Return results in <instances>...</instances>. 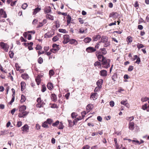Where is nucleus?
I'll list each match as a JSON object with an SVG mask.
<instances>
[{
    "label": "nucleus",
    "mask_w": 149,
    "mask_h": 149,
    "mask_svg": "<svg viewBox=\"0 0 149 149\" xmlns=\"http://www.w3.org/2000/svg\"><path fill=\"white\" fill-rule=\"evenodd\" d=\"M107 53L106 49L105 48H103L100 49L99 51H96L95 55L98 60L100 61V59L102 58V57H104V55H105Z\"/></svg>",
    "instance_id": "f257e3e1"
},
{
    "label": "nucleus",
    "mask_w": 149,
    "mask_h": 149,
    "mask_svg": "<svg viewBox=\"0 0 149 149\" xmlns=\"http://www.w3.org/2000/svg\"><path fill=\"white\" fill-rule=\"evenodd\" d=\"M102 58L99 61L101 62L102 67L104 68L107 69L110 67L111 60L110 59L107 58L106 57H102Z\"/></svg>",
    "instance_id": "f03ea898"
},
{
    "label": "nucleus",
    "mask_w": 149,
    "mask_h": 149,
    "mask_svg": "<svg viewBox=\"0 0 149 149\" xmlns=\"http://www.w3.org/2000/svg\"><path fill=\"white\" fill-rule=\"evenodd\" d=\"M52 126L54 127H56L58 129L61 130L63 129L64 127L63 122H60L58 120H57L55 122L53 123Z\"/></svg>",
    "instance_id": "7ed1b4c3"
},
{
    "label": "nucleus",
    "mask_w": 149,
    "mask_h": 149,
    "mask_svg": "<svg viewBox=\"0 0 149 149\" xmlns=\"http://www.w3.org/2000/svg\"><path fill=\"white\" fill-rule=\"evenodd\" d=\"M100 42L104 43L103 46L104 47H107L110 45V42L108 40V38L105 36H102L101 38V41Z\"/></svg>",
    "instance_id": "20e7f679"
},
{
    "label": "nucleus",
    "mask_w": 149,
    "mask_h": 149,
    "mask_svg": "<svg viewBox=\"0 0 149 149\" xmlns=\"http://www.w3.org/2000/svg\"><path fill=\"white\" fill-rule=\"evenodd\" d=\"M26 109V107L25 105H23L22 106L19 108V117H24L28 114V113L25 111Z\"/></svg>",
    "instance_id": "39448f33"
},
{
    "label": "nucleus",
    "mask_w": 149,
    "mask_h": 149,
    "mask_svg": "<svg viewBox=\"0 0 149 149\" xmlns=\"http://www.w3.org/2000/svg\"><path fill=\"white\" fill-rule=\"evenodd\" d=\"M36 101L37 103L36 104V107H37L40 108L42 107L45 104L43 100H42L40 97L37 99Z\"/></svg>",
    "instance_id": "423d86ee"
},
{
    "label": "nucleus",
    "mask_w": 149,
    "mask_h": 149,
    "mask_svg": "<svg viewBox=\"0 0 149 149\" xmlns=\"http://www.w3.org/2000/svg\"><path fill=\"white\" fill-rule=\"evenodd\" d=\"M9 47V45L3 42H0V48L3 49L5 52H8Z\"/></svg>",
    "instance_id": "0eeeda50"
},
{
    "label": "nucleus",
    "mask_w": 149,
    "mask_h": 149,
    "mask_svg": "<svg viewBox=\"0 0 149 149\" xmlns=\"http://www.w3.org/2000/svg\"><path fill=\"white\" fill-rule=\"evenodd\" d=\"M53 48L50 50V51L52 52L55 53H56L59 49V45H57L56 44H54L52 45Z\"/></svg>",
    "instance_id": "6e6552de"
},
{
    "label": "nucleus",
    "mask_w": 149,
    "mask_h": 149,
    "mask_svg": "<svg viewBox=\"0 0 149 149\" xmlns=\"http://www.w3.org/2000/svg\"><path fill=\"white\" fill-rule=\"evenodd\" d=\"M63 43L64 44H66L69 42L70 39L69 36L67 34L63 35Z\"/></svg>",
    "instance_id": "1a4fd4ad"
},
{
    "label": "nucleus",
    "mask_w": 149,
    "mask_h": 149,
    "mask_svg": "<svg viewBox=\"0 0 149 149\" xmlns=\"http://www.w3.org/2000/svg\"><path fill=\"white\" fill-rule=\"evenodd\" d=\"M86 51L88 53H92L96 52V50L94 47L90 46L86 49Z\"/></svg>",
    "instance_id": "9d476101"
},
{
    "label": "nucleus",
    "mask_w": 149,
    "mask_h": 149,
    "mask_svg": "<svg viewBox=\"0 0 149 149\" xmlns=\"http://www.w3.org/2000/svg\"><path fill=\"white\" fill-rule=\"evenodd\" d=\"M99 74L103 77H105L107 76V72L106 70H102L100 72Z\"/></svg>",
    "instance_id": "9b49d317"
},
{
    "label": "nucleus",
    "mask_w": 149,
    "mask_h": 149,
    "mask_svg": "<svg viewBox=\"0 0 149 149\" xmlns=\"http://www.w3.org/2000/svg\"><path fill=\"white\" fill-rule=\"evenodd\" d=\"M98 95L97 93H92L90 98L91 100H94L97 98Z\"/></svg>",
    "instance_id": "f8f14e48"
},
{
    "label": "nucleus",
    "mask_w": 149,
    "mask_h": 149,
    "mask_svg": "<svg viewBox=\"0 0 149 149\" xmlns=\"http://www.w3.org/2000/svg\"><path fill=\"white\" fill-rule=\"evenodd\" d=\"M93 105L91 104H88L86 107V110L87 113H88L90 111L92 110L93 108Z\"/></svg>",
    "instance_id": "ddd939ff"
},
{
    "label": "nucleus",
    "mask_w": 149,
    "mask_h": 149,
    "mask_svg": "<svg viewBox=\"0 0 149 149\" xmlns=\"http://www.w3.org/2000/svg\"><path fill=\"white\" fill-rule=\"evenodd\" d=\"M29 127L27 125H25L22 128V130L23 132V133H26L28 132Z\"/></svg>",
    "instance_id": "4468645a"
},
{
    "label": "nucleus",
    "mask_w": 149,
    "mask_h": 149,
    "mask_svg": "<svg viewBox=\"0 0 149 149\" xmlns=\"http://www.w3.org/2000/svg\"><path fill=\"white\" fill-rule=\"evenodd\" d=\"M69 43L70 44L76 46L78 44V41L75 39L72 38L70 39Z\"/></svg>",
    "instance_id": "2eb2a0df"
},
{
    "label": "nucleus",
    "mask_w": 149,
    "mask_h": 149,
    "mask_svg": "<svg viewBox=\"0 0 149 149\" xmlns=\"http://www.w3.org/2000/svg\"><path fill=\"white\" fill-rule=\"evenodd\" d=\"M40 6H38V7L33 10V15H35L37 13L39 12L41 10V7H39Z\"/></svg>",
    "instance_id": "dca6fc26"
},
{
    "label": "nucleus",
    "mask_w": 149,
    "mask_h": 149,
    "mask_svg": "<svg viewBox=\"0 0 149 149\" xmlns=\"http://www.w3.org/2000/svg\"><path fill=\"white\" fill-rule=\"evenodd\" d=\"M103 83V80L102 79H100L96 83V84L98 87V88L100 89L102 88V85Z\"/></svg>",
    "instance_id": "f3484780"
},
{
    "label": "nucleus",
    "mask_w": 149,
    "mask_h": 149,
    "mask_svg": "<svg viewBox=\"0 0 149 149\" xmlns=\"http://www.w3.org/2000/svg\"><path fill=\"white\" fill-rule=\"evenodd\" d=\"M21 90L23 91L26 88V84L25 82L22 81L20 83Z\"/></svg>",
    "instance_id": "a211bd4d"
},
{
    "label": "nucleus",
    "mask_w": 149,
    "mask_h": 149,
    "mask_svg": "<svg viewBox=\"0 0 149 149\" xmlns=\"http://www.w3.org/2000/svg\"><path fill=\"white\" fill-rule=\"evenodd\" d=\"M0 15L1 16H2V17L3 18L7 17L6 13L3 9H0Z\"/></svg>",
    "instance_id": "6ab92c4d"
},
{
    "label": "nucleus",
    "mask_w": 149,
    "mask_h": 149,
    "mask_svg": "<svg viewBox=\"0 0 149 149\" xmlns=\"http://www.w3.org/2000/svg\"><path fill=\"white\" fill-rule=\"evenodd\" d=\"M52 11L51 8L50 6H46L44 9V12L45 13H49Z\"/></svg>",
    "instance_id": "aec40b11"
},
{
    "label": "nucleus",
    "mask_w": 149,
    "mask_h": 149,
    "mask_svg": "<svg viewBox=\"0 0 149 149\" xmlns=\"http://www.w3.org/2000/svg\"><path fill=\"white\" fill-rule=\"evenodd\" d=\"M41 78V76L39 75H38L35 79L38 85H39L40 83Z\"/></svg>",
    "instance_id": "412c9836"
},
{
    "label": "nucleus",
    "mask_w": 149,
    "mask_h": 149,
    "mask_svg": "<svg viewBox=\"0 0 149 149\" xmlns=\"http://www.w3.org/2000/svg\"><path fill=\"white\" fill-rule=\"evenodd\" d=\"M54 33L52 34V32H49L45 33L44 35L45 37V38H50L52 36Z\"/></svg>",
    "instance_id": "4be33fe9"
},
{
    "label": "nucleus",
    "mask_w": 149,
    "mask_h": 149,
    "mask_svg": "<svg viewBox=\"0 0 149 149\" xmlns=\"http://www.w3.org/2000/svg\"><path fill=\"white\" fill-rule=\"evenodd\" d=\"M51 99L52 101L56 102L57 100V97L56 95L54 94H52L51 95Z\"/></svg>",
    "instance_id": "5701e85b"
},
{
    "label": "nucleus",
    "mask_w": 149,
    "mask_h": 149,
    "mask_svg": "<svg viewBox=\"0 0 149 149\" xmlns=\"http://www.w3.org/2000/svg\"><path fill=\"white\" fill-rule=\"evenodd\" d=\"M47 86L48 88L50 90H52L54 88L53 85L51 82L48 83Z\"/></svg>",
    "instance_id": "b1692460"
},
{
    "label": "nucleus",
    "mask_w": 149,
    "mask_h": 149,
    "mask_svg": "<svg viewBox=\"0 0 149 149\" xmlns=\"http://www.w3.org/2000/svg\"><path fill=\"white\" fill-rule=\"evenodd\" d=\"M101 38V36L99 34L94 35L93 38V41H97Z\"/></svg>",
    "instance_id": "393cba45"
},
{
    "label": "nucleus",
    "mask_w": 149,
    "mask_h": 149,
    "mask_svg": "<svg viewBox=\"0 0 149 149\" xmlns=\"http://www.w3.org/2000/svg\"><path fill=\"white\" fill-rule=\"evenodd\" d=\"M100 61H97L94 63V66L95 67H97L98 68H100L102 65L101 63L100 62Z\"/></svg>",
    "instance_id": "a878e982"
},
{
    "label": "nucleus",
    "mask_w": 149,
    "mask_h": 149,
    "mask_svg": "<svg viewBox=\"0 0 149 149\" xmlns=\"http://www.w3.org/2000/svg\"><path fill=\"white\" fill-rule=\"evenodd\" d=\"M21 77L24 80H27L29 79V76L26 73L22 74L21 75Z\"/></svg>",
    "instance_id": "bb28decb"
},
{
    "label": "nucleus",
    "mask_w": 149,
    "mask_h": 149,
    "mask_svg": "<svg viewBox=\"0 0 149 149\" xmlns=\"http://www.w3.org/2000/svg\"><path fill=\"white\" fill-rule=\"evenodd\" d=\"M45 17L47 19L51 20H54V17L50 14H47L46 15Z\"/></svg>",
    "instance_id": "cd10ccee"
},
{
    "label": "nucleus",
    "mask_w": 149,
    "mask_h": 149,
    "mask_svg": "<svg viewBox=\"0 0 149 149\" xmlns=\"http://www.w3.org/2000/svg\"><path fill=\"white\" fill-rule=\"evenodd\" d=\"M129 129L131 130H133L134 128V123L133 122H130L129 124Z\"/></svg>",
    "instance_id": "c85d7f7f"
},
{
    "label": "nucleus",
    "mask_w": 149,
    "mask_h": 149,
    "mask_svg": "<svg viewBox=\"0 0 149 149\" xmlns=\"http://www.w3.org/2000/svg\"><path fill=\"white\" fill-rule=\"evenodd\" d=\"M71 19L72 18L69 15H68L67 17V25H68L71 23Z\"/></svg>",
    "instance_id": "c756f323"
},
{
    "label": "nucleus",
    "mask_w": 149,
    "mask_h": 149,
    "mask_svg": "<svg viewBox=\"0 0 149 149\" xmlns=\"http://www.w3.org/2000/svg\"><path fill=\"white\" fill-rule=\"evenodd\" d=\"M92 40L89 37H86L84 39V41L86 43L90 42Z\"/></svg>",
    "instance_id": "7c9ffc66"
},
{
    "label": "nucleus",
    "mask_w": 149,
    "mask_h": 149,
    "mask_svg": "<svg viewBox=\"0 0 149 149\" xmlns=\"http://www.w3.org/2000/svg\"><path fill=\"white\" fill-rule=\"evenodd\" d=\"M26 100V98L24 95H21V100H20V102L22 103L25 102Z\"/></svg>",
    "instance_id": "2f4dec72"
},
{
    "label": "nucleus",
    "mask_w": 149,
    "mask_h": 149,
    "mask_svg": "<svg viewBox=\"0 0 149 149\" xmlns=\"http://www.w3.org/2000/svg\"><path fill=\"white\" fill-rule=\"evenodd\" d=\"M117 74L116 73H114L111 77L112 79L114 81H116V79H117Z\"/></svg>",
    "instance_id": "473e14b6"
},
{
    "label": "nucleus",
    "mask_w": 149,
    "mask_h": 149,
    "mask_svg": "<svg viewBox=\"0 0 149 149\" xmlns=\"http://www.w3.org/2000/svg\"><path fill=\"white\" fill-rule=\"evenodd\" d=\"M132 40V38L131 36H128L127 38V41L128 44L131 43Z\"/></svg>",
    "instance_id": "72a5a7b5"
},
{
    "label": "nucleus",
    "mask_w": 149,
    "mask_h": 149,
    "mask_svg": "<svg viewBox=\"0 0 149 149\" xmlns=\"http://www.w3.org/2000/svg\"><path fill=\"white\" fill-rule=\"evenodd\" d=\"M42 127L45 128H49L48 124L46 121H45L42 123Z\"/></svg>",
    "instance_id": "f704fd0d"
},
{
    "label": "nucleus",
    "mask_w": 149,
    "mask_h": 149,
    "mask_svg": "<svg viewBox=\"0 0 149 149\" xmlns=\"http://www.w3.org/2000/svg\"><path fill=\"white\" fill-rule=\"evenodd\" d=\"M46 122H47L48 124H49V125L52 124L53 123V120L51 118H48L47 119L46 121Z\"/></svg>",
    "instance_id": "c9c22d12"
},
{
    "label": "nucleus",
    "mask_w": 149,
    "mask_h": 149,
    "mask_svg": "<svg viewBox=\"0 0 149 149\" xmlns=\"http://www.w3.org/2000/svg\"><path fill=\"white\" fill-rule=\"evenodd\" d=\"M77 114L75 112H73L71 114V117L72 118H76L77 116Z\"/></svg>",
    "instance_id": "e433bc0d"
},
{
    "label": "nucleus",
    "mask_w": 149,
    "mask_h": 149,
    "mask_svg": "<svg viewBox=\"0 0 149 149\" xmlns=\"http://www.w3.org/2000/svg\"><path fill=\"white\" fill-rule=\"evenodd\" d=\"M58 31L60 32L63 33H67L68 32V31H66L65 29H59L58 30Z\"/></svg>",
    "instance_id": "4c0bfd02"
},
{
    "label": "nucleus",
    "mask_w": 149,
    "mask_h": 149,
    "mask_svg": "<svg viewBox=\"0 0 149 149\" xmlns=\"http://www.w3.org/2000/svg\"><path fill=\"white\" fill-rule=\"evenodd\" d=\"M117 14H118V13L117 12H113L111 13L109 15V17H113L115 15Z\"/></svg>",
    "instance_id": "58836bf2"
},
{
    "label": "nucleus",
    "mask_w": 149,
    "mask_h": 149,
    "mask_svg": "<svg viewBox=\"0 0 149 149\" xmlns=\"http://www.w3.org/2000/svg\"><path fill=\"white\" fill-rule=\"evenodd\" d=\"M46 90V88L45 85H43L42 86L41 91L42 92H45Z\"/></svg>",
    "instance_id": "ea45409f"
},
{
    "label": "nucleus",
    "mask_w": 149,
    "mask_h": 149,
    "mask_svg": "<svg viewBox=\"0 0 149 149\" xmlns=\"http://www.w3.org/2000/svg\"><path fill=\"white\" fill-rule=\"evenodd\" d=\"M7 133V131L6 130L1 131L0 132V136L1 135H5Z\"/></svg>",
    "instance_id": "a19ab883"
},
{
    "label": "nucleus",
    "mask_w": 149,
    "mask_h": 149,
    "mask_svg": "<svg viewBox=\"0 0 149 149\" xmlns=\"http://www.w3.org/2000/svg\"><path fill=\"white\" fill-rule=\"evenodd\" d=\"M147 105L148 104L146 103L144 104L142 106V109L143 110H146L147 109Z\"/></svg>",
    "instance_id": "79ce46f5"
},
{
    "label": "nucleus",
    "mask_w": 149,
    "mask_h": 149,
    "mask_svg": "<svg viewBox=\"0 0 149 149\" xmlns=\"http://www.w3.org/2000/svg\"><path fill=\"white\" fill-rule=\"evenodd\" d=\"M54 74V72L53 70H51L49 71V74L50 77L52 76H53Z\"/></svg>",
    "instance_id": "37998d69"
},
{
    "label": "nucleus",
    "mask_w": 149,
    "mask_h": 149,
    "mask_svg": "<svg viewBox=\"0 0 149 149\" xmlns=\"http://www.w3.org/2000/svg\"><path fill=\"white\" fill-rule=\"evenodd\" d=\"M59 38L57 36H54L52 39V40L54 42H56L58 40Z\"/></svg>",
    "instance_id": "c03bdc74"
},
{
    "label": "nucleus",
    "mask_w": 149,
    "mask_h": 149,
    "mask_svg": "<svg viewBox=\"0 0 149 149\" xmlns=\"http://www.w3.org/2000/svg\"><path fill=\"white\" fill-rule=\"evenodd\" d=\"M101 42H97L96 45H95V47L94 48H95V49L96 50L97 49H98L99 48V47L100 45V43Z\"/></svg>",
    "instance_id": "a18cd8bd"
},
{
    "label": "nucleus",
    "mask_w": 149,
    "mask_h": 149,
    "mask_svg": "<svg viewBox=\"0 0 149 149\" xmlns=\"http://www.w3.org/2000/svg\"><path fill=\"white\" fill-rule=\"evenodd\" d=\"M38 62L39 64H41L43 62V60L42 58L41 57H40L38 60Z\"/></svg>",
    "instance_id": "49530a36"
},
{
    "label": "nucleus",
    "mask_w": 149,
    "mask_h": 149,
    "mask_svg": "<svg viewBox=\"0 0 149 149\" xmlns=\"http://www.w3.org/2000/svg\"><path fill=\"white\" fill-rule=\"evenodd\" d=\"M134 69V67L132 65H130L128 68V71L129 72H131Z\"/></svg>",
    "instance_id": "de8ad7c7"
},
{
    "label": "nucleus",
    "mask_w": 149,
    "mask_h": 149,
    "mask_svg": "<svg viewBox=\"0 0 149 149\" xmlns=\"http://www.w3.org/2000/svg\"><path fill=\"white\" fill-rule=\"evenodd\" d=\"M148 98L147 97H143L141 99V101L143 102H144L147 101Z\"/></svg>",
    "instance_id": "09e8293b"
},
{
    "label": "nucleus",
    "mask_w": 149,
    "mask_h": 149,
    "mask_svg": "<svg viewBox=\"0 0 149 149\" xmlns=\"http://www.w3.org/2000/svg\"><path fill=\"white\" fill-rule=\"evenodd\" d=\"M137 47L139 49L144 47V46L142 44H138L137 45Z\"/></svg>",
    "instance_id": "8fccbe9b"
},
{
    "label": "nucleus",
    "mask_w": 149,
    "mask_h": 149,
    "mask_svg": "<svg viewBox=\"0 0 149 149\" xmlns=\"http://www.w3.org/2000/svg\"><path fill=\"white\" fill-rule=\"evenodd\" d=\"M79 33H83L84 32V30L83 28H81L79 29Z\"/></svg>",
    "instance_id": "3c124183"
},
{
    "label": "nucleus",
    "mask_w": 149,
    "mask_h": 149,
    "mask_svg": "<svg viewBox=\"0 0 149 149\" xmlns=\"http://www.w3.org/2000/svg\"><path fill=\"white\" fill-rule=\"evenodd\" d=\"M42 49L41 46L40 45H37L36 47V50H40Z\"/></svg>",
    "instance_id": "603ef678"
},
{
    "label": "nucleus",
    "mask_w": 149,
    "mask_h": 149,
    "mask_svg": "<svg viewBox=\"0 0 149 149\" xmlns=\"http://www.w3.org/2000/svg\"><path fill=\"white\" fill-rule=\"evenodd\" d=\"M134 119V118L133 116H131L130 117H127L126 118V120H127L129 121H131L132 120H133Z\"/></svg>",
    "instance_id": "864d4df0"
},
{
    "label": "nucleus",
    "mask_w": 149,
    "mask_h": 149,
    "mask_svg": "<svg viewBox=\"0 0 149 149\" xmlns=\"http://www.w3.org/2000/svg\"><path fill=\"white\" fill-rule=\"evenodd\" d=\"M9 55L10 57L12 58L13 57L14 54L13 53L12 51H10L9 52Z\"/></svg>",
    "instance_id": "5fc2aeb1"
},
{
    "label": "nucleus",
    "mask_w": 149,
    "mask_h": 149,
    "mask_svg": "<svg viewBox=\"0 0 149 149\" xmlns=\"http://www.w3.org/2000/svg\"><path fill=\"white\" fill-rule=\"evenodd\" d=\"M109 104L111 107H113L114 105V102L113 101L111 100Z\"/></svg>",
    "instance_id": "6e6d98bb"
},
{
    "label": "nucleus",
    "mask_w": 149,
    "mask_h": 149,
    "mask_svg": "<svg viewBox=\"0 0 149 149\" xmlns=\"http://www.w3.org/2000/svg\"><path fill=\"white\" fill-rule=\"evenodd\" d=\"M78 20L81 24H83L84 22V20L81 18H78Z\"/></svg>",
    "instance_id": "4d7b16f0"
},
{
    "label": "nucleus",
    "mask_w": 149,
    "mask_h": 149,
    "mask_svg": "<svg viewBox=\"0 0 149 149\" xmlns=\"http://www.w3.org/2000/svg\"><path fill=\"white\" fill-rule=\"evenodd\" d=\"M27 6V5L26 3H24L23 4L22 6V8L24 9H25Z\"/></svg>",
    "instance_id": "13d9d810"
},
{
    "label": "nucleus",
    "mask_w": 149,
    "mask_h": 149,
    "mask_svg": "<svg viewBox=\"0 0 149 149\" xmlns=\"http://www.w3.org/2000/svg\"><path fill=\"white\" fill-rule=\"evenodd\" d=\"M87 111L86 112V111H84L81 112V114L82 115V116L84 118L85 116V115L87 113Z\"/></svg>",
    "instance_id": "bf43d9fd"
},
{
    "label": "nucleus",
    "mask_w": 149,
    "mask_h": 149,
    "mask_svg": "<svg viewBox=\"0 0 149 149\" xmlns=\"http://www.w3.org/2000/svg\"><path fill=\"white\" fill-rule=\"evenodd\" d=\"M127 102V100H122L121 102L120 103L122 104H123L125 105V103H126Z\"/></svg>",
    "instance_id": "052dcab7"
},
{
    "label": "nucleus",
    "mask_w": 149,
    "mask_h": 149,
    "mask_svg": "<svg viewBox=\"0 0 149 149\" xmlns=\"http://www.w3.org/2000/svg\"><path fill=\"white\" fill-rule=\"evenodd\" d=\"M90 148V146L88 145H86L84 146L82 148L83 149H89Z\"/></svg>",
    "instance_id": "680f3d73"
},
{
    "label": "nucleus",
    "mask_w": 149,
    "mask_h": 149,
    "mask_svg": "<svg viewBox=\"0 0 149 149\" xmlns=\"http://www.w3.org/2000/svg\"><path fill=\"white\" fill-rule=\"evenodd\" d=\"M15 100V98L14 97L12 98L10 102H9L8 104L11 105L12 104V103L14 102Z\"/></svg>",
    "instance_id": "e2e57ef3"
},
{
    "label": "nucleus",
    "mask_w": 149,
    "mask_h": 149,
    "mask_svg": "<svg viewBox=\"0 0 149 149\" xmlns=\"http://www.w3.org/2000/svg\"><path fill=\"white\" fill-rule=\"evenodd\" d=\"M70 95V93H68L65 94V97L67 100L68 99Z\"/></svg>",
    "instance_id": "0e129e2a"
},
{
    "label": "nucleus",
    "mask_w": 149,
    "mask_h": 149,
    "mask_svg": "<svg viewBox=\"0 0 149 149\" xmlns=\"http://www.w3.org/2000/svg\"><path fill=\"white\" fill-rule=\"evenodd\" d=\"M116 21H114V22H112L111 23L109 24L108 26H111L113 25H116Z\"/></svg>",
    "instance_id": "69168bd1"
},
{
    "label": "nucleus",
    "mask_w": 149,
    "mask_h": 149,
    "mask_svg": "<svg viewBox=\"0 0 149 149\" xmlns=\"http://www.w3.org/2000/svg\"><path fill=\"white\" fill-rule=\"evenodd\" d=\"M140 58L139 57L137 59H136V61L135 63L137 64H139L140 62Z\"/></svg>",
    "instance_id": "338daca9"
},
{
    "label": "nucleus",
    "mask_w": 149,
    "mask_h": 149,
    "mask_svg": "<svg viewBox=\"0 0 149 149\" xmlns=\"http://www.w3.org/2000/svg\"><path fill=\"white\" fill-rule=\"evenodd\" d=\"M97 119L98 121L101 122L102 120V118L100 116H98L97 117Z\"/></svg>",
    "instance_id": "774afa93"
}]
</instances>
